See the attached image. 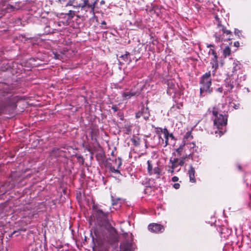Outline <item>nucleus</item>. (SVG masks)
I'll use <instances>...</instances> for the list:
<instances>
[{"mask_svg":"<svg viewBox=\"0 0 251 251\" xmlns=\"http://www.w3.org/2000/svg\"><path fill=\"white\" fill-rule=\"evenodd\" d=\"M112 109L114 110V111H117L118 110V108L116 106L112 107Z\"/></svg>","mask_w":251,"mask_h":251,"instance_id":"obj_33","label":"nucleus"},{"mask_svg":"<svg viewBox=\"0 0 251 251\" xmlns=\"http://www.w3.org/2000/svg\"><path fill=\"white\" fill-rule=\"evenodd\" d=\"M234 33L236 35H237L239 37L243 36L242 35L241 31L238 29H235Z\"/></svg>","mask_w":251,"mask_h":251,"instance_id":"obj_24","label":"nucleus"},{"mask_svg":"<svg viewBox=\"0 0 251 251\" xmlns=\"http://www.w3.org/2000/svg\"><path fill=\"white\" fill-rule=\"evenodd\" d=\"M54 57L56 58V59H60L59 58V55H57V54L56 53H54Z\"/></svg>","mask_w":251,"mask_h":251,"instance_id":"obj_32","label":"nucleus"},{"mask_svg":"<svg viewBox=\"0 0 251 251\" xmlns=\"http://www.w3.org/2000/svg\"><path fill=\"white\" fill-rule=\"evenodd\" d=\"M148 229L153 233H158L162 232L164 230V227L160 224L152 223L148 226Z\"/></svg>","mask_w":251,"mask_h":251,"instance_id":"obj_5","label":"nucleus"},{"mask_svg":"<svg viewBox=\"0 0 251 251\" xmlns=\"http://www.w3.org/2000/svg\"><path fill=\"white\" fill-rule=\"evenodd\" d=\"M101 25H106V22L105 21H102V23H101Z\"/></svg>","mask_w":251,"mask_h":251,"instance_id":"obj_35","label":"nucleus"},{"mask_svg":"<svg viewBox=\"0 0 251 251\" xmlns=\"http://www.w3.org/2000/svg\"><path fill=\"white\" fill-rule=\"evenodd\" d=\"M227 116L226 115H223L221 114V136L225 133L226 130L225 129L224 131H223V126H226L227 125Z\"/></svg>","mask_w":251,"mask_h":251,"instance_id":"obj_12","label":"nucleus"},{"mask_svg":"<svg viewBox=\"0 0 251 251\" xmlns=\"http://www.w3.org/2000/svg\"><path fill=\"white\" fill-rule=\"evenodd\" d=\"M161 170L158 167H155L151 173L149 174L150 175H156V177H159L161 174Z\"/></svg>","mask_w":251,"mask_h":251,"instance_id":"obj_17","label":"nucleus"},{"mask_svg":"<svg viewBox=\"0 0 251 251\" xmlns=\"http://www.w3.org/2000/svg\"><path fill=\"white\" fill-rule=\"evenodd\" d=\"M206 46L207 48H210V47H213V46L211 44H207Z\"/></svg>","mask_w":251,"mask_h":251,"instance_id":"obj_34","label":"nucleus"},{"mask_svg":"<svg viewBox=\"0 0 251 251\" xmlns=\"http://www.w3.org/2000/svg\"><path fill=\"white\" fill-rule=\"evenodd\" d=\"M175 170V169H174L173 168H171L170 169H169L168 170V172L169 173H170L171 174H173L174 172V170Z\"/></svg>","mask_w":251,"mask_h":251,"instance_id":"obj_30","label":"nucleus"},{"mask_svg":"<svg viewBox=\"0 0 251 251\" xmlns=\"http://www.w3.org/2000/svg\"><path fill=\"white\" fill-rule=\"evenodd\" d=\"M215 18H216V19H218V16H217V15H216V16H215Z\"/></svg>","mask_w":251,"mask_h":251,"instance_id":"obj_37","label":"nucleus"},{"mask_svg":"<svg viewBox=\"0 0 251 251\" xmlns=\"http://www.w3.org/2000/svg\"><path fill=\"white\" fill-rule=\"evenodd\" d=\"M183 147V144H182L181 146H180L179 147V148H178V149H177L176 150V151L178 153L179 155H181V153L180 152H181V150H182Z\"/></svg>","mask_w":251,"mask_h":251,"instance_id":"obj_26","label":"nucleus"},{"mask_svg":"<svg viewBox=\"0 0 251 251\" xmlns=\"http://www.w3.org/2000/svg\"><path fill=\"white\" fill-rule=\"evenodd\" d=\"M212 119L214 122L213 128L216 130L211 131V133L216 134L220 132V119L218 117V112L213 110L212 111Z\"/></svg>","mask_w":251,"mask_h":251,"instance_id":"obj_3","label":"nucleus"},{"mask_svg":"<svg viewBox=\"0 0 251 251\" xmlns=\"http://www.w3.org/2000/svg\"><path fill=\"white\" fill-rule=\"evenodd\" d=\"M66 15L71 18H73L74 17V16L75 15V11H72V10H69L68 13H67Z\"/></svg>","mask_w":251,"mask_h":251,"instance_id":"obj_25","label":"nucleus"},{"mask_svg":"<svg viewBox=\"0 0 251 251\" xmlns=\"http://www.w3.org/2000/svg\"><path fill=\"white\" fill-rule=\"evenodd\" d=\"M132 248V243L127 240H125L121 243L119 251H131Z\"/></svg>","mask_w":251,"mask_h":251,"instance_id":"obj_6","label":"nucleus"},{"mask_svg":"<svg viewBox=\"0 0 251 251\" xmlns=\"http://www.w3.org/2000/svg\"><path fill=\"white\" fill-rule=\"evenodd\" d=\"M173 186H174V187L176 189H177L179 188V187H180V184L178 183H175Z\"/></svg>","mask_w":251,"mask_h":251,"instance_id":"obj_28","label":"nucleus"},{"mask_svg":"<svg viewBox=\"0 0 251 251\" xmlns=\"http://www.w3.org/2000/svg\"><path fill=\"white\" fill-rule=\"evenodd\" d=\"M208 53L209 54H211L212 55H213L214 57L212 61L211 62V64H212V69H213L212 74L214 75L215 73L216 70L219 67L218 63V56L217 55V53L213 49H210L209 50Z\"/></svg>","mask_w":251,"mask_h":251,"instance_id":"obj_4","label":"nucleus"},{"mask_svg":"<svg viewBox=\"0 0 251 251\" xmlns=\"http://www.w3.org/2000/svg\"><path fill=\"white\" fill-rule=\"evenodd\" d=\"M192 144H193L194 146H195V144L194 143H193Z\"/></svg>","mask_w":251,"mask_h":251,"instance_id":"obj_38","label":"nucleus"},{"mask_svg":"<svg viewBox=\"0 0 251 251\" xmlns=\"http://www.w3.org/2000/svg\"><path fill=\"white\" fill-rule=\"evenodd\" d=\"M104 3V0H101V1H100V3H101V4H103Z\"/></svg>","mask_w":251,"mask_h":251,"instance_id":"obj_36","label":"nucleus"},{"mask_svg":"<svg viewBox=\"0 0 251 251\" xmlns=\"http://www.w3.org/2000/svg\"><path fill=\"white\" fill-rule=\"evenodd\" d=\"M187 157V156H186L185 157H182L180 159L179 162L178 163V165L180 166L183 165V164L185 163V160Z\"/></svg>","mask_w":251,"mask_h":251,"instance_id":"obj_23","label":"nucleus"},{"mask_svg":"<svg viewBox=\"0 0 251 251\" xmlns=\"http://www.w3.org/2000/svg\"><path fill=\"white\" fill-rule=\"evenodd\" d=\"M115 166H111L110 168V171L115 173H120V171H119V169L121 167L122 164V159L120 157H118L117 159H115Z\"/></svg>","mask_w":251,"mask_h":251,"instance_id":"obj_8","label":"nucleus"},{"mask_svg":"<svg viewBox=\"0 0 251 251\" xmlns=\"http://www.w3.org/2000/svg\"><path fill=\"white\" fill-rule=\"evenodd\" d=\"M178 159L176 158H174L173 159H171L170 160V163L171 164V168L176 169L178 165L177 164Z\"/></svg>","mask_w":251,"mask_h":251,"instance_id":"obj_20","label":"nucleus"},{"mask_svg":"<svg viewBox=\"0 0 251 251\" xmlns=\"http://www.w3.org/2000/svg\"><path fill=\"white\" fill-rule=\"evenodd\" d=\"M108 213L107 212H104L101 210L100 209H96L95 211V214L98 219L99 220H105L107 215Z\"/></svg>","mask_w":251,"mask_h":251,"instance_id":"obj_10","label":"nucleus"},{"mask_svg":"<svg viewBox=\"0 0 251 251\" xmlns=\"http://www.w3.org/2000/svg\"><path fill=\"white\" fill-rule=\"evenodd\" d=\"M234 46L238 47L239 46V43L238 41L235 42L234 43Z\"/></svg>","mask_w":251,"mask_h":251,"instance_id":"obj_31","label":"nucleus"},{"mask_svg":"<svg viewBox=\"0 0 251 251\" xmlns=\"http://www.w3.org/2000/svg\"><path fill=\"white\" fill-rule=\"evenodd\" d=\"M222 30L223 32V37L221 39L222 40L230 41L231 40L232 32L226 29V27L223 26Z\"/></svg>","mask_w":251,"mask_h":251,"instance_id":"obj_9","label":"nucleus"},{"mask_svg":"<svg viewBox=\"0 0 251 251\" xmlns=\"http://www.w3.org/2000/svg\"><path fill=\"white\" fill-rule=\"evenodd\" d=\"M161 131L164 135V137L165 138V146H167L168 144L169 137H171L172 139H174V136L172 133H169L167 128H164L163 129H161Z\"/></svg>","mask_w":251,"mask_h":251,"instance_id":"obj_14","label":"nucleus"},{"mask_svg":"<svg viewBox=\"0 0 251 251\" xmlns=\"http://www.w3.org/2000/svg\"><path fill=\"white\" fill-rule=\"evenodd\" d=\"M195 170L194 167L190 165V168L188 170V175L189 176L190 181L191 182H196V178L195 176Z\"/></svg>","mask_w":251,"mask_h":251,"instance_id":"obj_13","label":"nucleus"},{"mask_svg":"<svg viewBox=\"0 0 251 251\" xmlns=\"http://www.w3.org/2000/svg\"><path fill=\"white\" fill-rule=\"evenodd\" d=\"M142 115V112H140V111H138V112H137L136 113V115H135V117L137 119L138 118H139L140 117H141Z\"/></svg>","mask_w":251,"mask_h":251,"instance_id":"obj_27","label":"nucleus"},{"mask_svg":"<svg viewBox=\"0 0 251 251\" xmlns=\"http://www.w3.org/2000/svg\"><path fill=\"white\" fill-rule=\"evenodd\" d=\"M210 75V72H209L206 73L201 77L200 81V84L201 85L200 93L201 95H202V93L204 92H210L209 90L211 84Z\"/></svg>","mask_w":251,"mask_h":251,"instance_id":"obj_1","label":"nucleus"},{"mask_svg":"<svg viewBox=\"0 0 251 251\" xmlns=\"http://www.w3.org/2000/svg\"><path fill=\"white\" fill-rule=\"evenodd\" d=\"M136 95V92L130 91L123 92L122 94V96L125 99L128 100L132 97L135 96Z\"/></svg>","mask_w":251,"mask_h":251,"instance_id":"obj_16","label":"nucleus"},{"mask_svg":"<svg viewBox=\"0 0 251 251\" xmlns=\"http://www.w3.org/2000/svg\"><path fill=\"white\" fill-rule=\"evenodd\" d=\"M193 138V136L192 135V132L191 131L187 132L183 138V146L185 145L187 140H191Z\"/></svg>","mask_w":251,"mask_h":251,"instance_id":"obj_15","label":"nucleus"},{"mask_svg":"<svg viewBox=\"0 0 251 251\" xmlns=\"http://www.w3.org/2000/svg\"><path fill=\"white\" fill-rule=\"evenodd\" d=\"M231 53V50L229 47H226L223 50V54L225 57L229 55Z\"/></svg>","mask_w":251,"mask_h":251,"instance_id":"obj_21","label":"nucleus"},{"mask_svg":"<svg viewBox=\"0 0 251 251\" xmlns=\"http://www.w3.org/2000/svg\"><path fill=\"white\" fill-rule=\"evenodd\" d=\"M120 57L122 58L125 61L127 62L128 63L131 61L130 57V53L128 52H126L124 55H122Z\"/></svg>","mask_w":251,"mask_h":251,"instance_id":"obj_19","label":"nucleus"},{"mask_svg":"<svg viewBox=\"0 0 251 251\" xmlns=\"http://www.w3.org/2000/svg\"><path fill=\"white\" fill-rule=\"evenodd\" d=\"M226 87L227 88L228 90H231L234 87L233 82H231L230 78H226L225 80Z\"/></svg>","mask_w":251,"mask_h":251,"instance_id":"obj_18","label":"nucleus"},{"mask_svg":"<svg viewBox=\"0 0 251 251\" xmlns=\"http://www.w3.org/2000/svg\"><path fill=\"white\" fill-rule=\"evenodd\" d=\"M98 0H90V1H89L88 0H81V1H83V3H85L86 1L85 7H87L90 8L91 12H92L93 13H94L96 4Z\"/></svg>","mask_w":251,"mask_h":251,"instance_id":"obj_7","label":"nucleus"},{"mask_svg":"<svg viewBox=\"0 0 251 251\" xmlns=\"http://www.w3.org/2000/svg\"><path fill=\"white\" fill-rule=\"evenodd\" d=\"M93 250L94 251H107V248L106 245L102 242H99L97 245H95Z\"/></svg>","mask_w":251,"mask_h":251,"instance_id":"obj_11","label":"nucleus"},{"mask_svg":"<svg viewBox=\"0 0 251 251\" xmlns=\"http://www.w3.org/2000/svg\"><path fill=\"white\" fill-rule=\"evenodd\" d=\"M62 4H64L66 7L68 6H72L75 8H85L86 1L83 3L81 0H59Z\"/></svg>","mask_w":251,"mask_h":251,"instance_id":"obj_2","label":"nucleus"},{"mask_svg":"<svg viewBox=\"0 0 251 251\" xmlns=\"http://www.w3.org/2000/svg\"><path fill=\"white\" fill-rule=\"evenodd\" d=\"M147 164H148V168H147L148 172V173L150 174L153 168H152V165L151 164V163L150 160H148L147 161Z\"/></svg>","mask_w":251,"mask_h":251,"instance_id":"obj_22","label":"nucleus"},{"mask_svg":"<svg viewBox=\"0 0 251 251\" xmlns=\"http://www.w3.org/2000/svg\"><path fill=\"white\" fill-rule=\"evenodd\" d=\"M172 180L173 182H176L178 180V177H177L176 176H173L172 178Z\"/></svg>","mask_w":251,"mask_h":251,"instance_id":"obj_29","label":"nucleus"}]
</instances>
